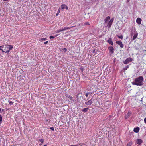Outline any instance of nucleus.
I'll list each match as a JSON object with an SVG mask.
<instances>
[{
  "label": "nucleus",
  "instance_id": "obj_15",
  "mask_svg": "<svg viewBox=\"0 0 146 146\" xmlns=\"http://www.w3.org/2000/svg\"><path fill=\"white\" fill-rule=\"evenodd\" d=\"M137 35H138L137 33H135V34H134V36H133V38L132 39L133 41L134 40L137 38Z\"/></svg>",
  "mask_w": 146,
  "mask_h": 146
},
{
  "label": "nucleus",
  "instance_id": "obj_13",
  "mask_svg": "<svg viewBox=\"0 0 146 146\" xmlns=\"http://www.w3.org/2000/svg\"><path fill=\"white\" fill-rule=\"evenodd\" d=\"M131 113L130 112H128L126 115L125 116L126 119H127L130 115Z\"/></svg>",
  "mask_w": 146,
  "mask_h": 146
},
{
  "label": "nucleus",
  "instance_id": "obj_35",
  "mask_svg": "<svg viewBox=\"0 0 146 146\" xmlns=\"http://www.w3.org/2000/svg\"><path fill=\"white\" fill-rule=\"evenodd\" d=\"M61 29H60V30H57L56 31V32L57 33H59L60 32H61Z\"/></svg>",
  "mask_w": 146,
  "mask_h": 146
},
{
  "label": "nucleus",
  "instance_id": "obj_36",
  "mask_svg": "<svg viewBox=\"0 0 146 146\" xmlns=\"http://www.w3.org/2000/svg\"><path fill=\"white\" fill-rule=\"evenodd\" d=\"M80 70L82 71V72H83L84 70V69L82 67H81L80 68Z\"/></svg>",
  "mask_w": 146,
  "mask_h": 146
},
{
  "label": "nucleus",
  "instance_id": "obj_12",
  "mask_svg": "<svg viewBox=\"0 0 146 146\" xmlns=\"http://www.w3.org/2000/svg\"><path fill=\"white\" fill-rule=\"evenodd\" d=\"M139 130V127H137L134 129L133 131L135 133H138Z\"/></svg>",
  "mask_w": 146,
  "mask_h": 146
},
{
  "label": "nucleus",
  "instance_id": "obj_28",
  "mask_svg": "<svg viewBox=\"0 0 146 146\" xmlns=\"http://www.w3.org/2000/svg\"><path fill=\"white\" fill-rule=\"evenodd\" d=\"M68 98L70 99V100H72V99H73V97L71 96H69L68 97Z\"/></svg>",
  "mask_w": 146,
  "mask_h": 146
},
{
  "label": "nucleus",
  "instance_id": "obj_16",
  "mask_svg": "<svg viewBox=\"0 0 146 146\" xmlns=\"http://www.w3.org/2000/svg\"><path fill=\"white\" fill-rule=\"evenodd\" d=\"M73 27V26H72V27H64V30H66L68 29H70L71 28H72Z\"/></svg>",
  "mask_w": 146,
  "mask_h": 146
},
{
  "label": "nucleus",
  "instance_id": "obj_29",
  "mask_svg": "<svg viewBox=\"0 0 146 146\" xmlns=\"http://www.w3.org/2000/svg\"><path fill=\"white\" fill-rule=\"evenodd\" d=\"M39 141L42 143H43L44 142V140L43 139H39Z\"/></svg>",
  "mask_w": 146,
  "mask_h": 146
},
{
  "label": "nucleus",
  "instance_id": "obj_41",
  "mask_svg": "<svg viewBox=\"0 0 146 146\" xmlns=\"http://www.w3.org/2000/svg\"><path fill=\"white\" fill-rule=\"evenodd\" d=\"M61 31H64V29H61Z\"/></svg>",
  "mask_w": 146,
  "mask_h": 146
},
{
  "label": "nucleus",
  "instance_id": "obj_3",
  "mask_svg": "<svg viewBox=\"0 0 146 146\" xmlns=\"http://www.w3.org/2000/svg\"><path fill=\"white\" fill-rule=\"evenodd\" d=\"M97 101V99H95L94 100L91 99L89 100L88 102H85V104L87 105H91L92 103H93V101Z\"/></svg>",
  "mask_w": 146,
  "mask_h": 146
},
{
  "label": "nucleus",
  "instance_id": "obj_1",
  "mask_svg": "<svg viewBox=\"0 0 146 146\" xmlns=\"http://www.w3.org/2000/svg\"><path fill=\"white\" fill-rule=\"evenodd\" d=\"M143 80V77L139 76L135 79V82L133 83V84L137 86H141L142 85Z\"/></svg>",
  "mask_w": 146,
  "mask_h": 146
},
{
  "label": "nucleus",
  "instance_id": "obj_5",
  "mask_svg": "<svg viewBox=\"0 0 146 146\" xmlns=\"http://www.w3.org/2000/svg\"><path fill=\"white\" fill-rule=\"evenodd\" d=\"M114 20V18H111L107 26L109 28H110L111 27L113 21Z\"/></svg>",
  "mask_w": 146,
  "mask_h": 146
},
{
  "label": "nucleus",
  "instance_id": "obj_17",
  "mask_svg": "<svg viewBox=\"0 0 146 146\" xmlns=\"http://www.w3.org/2000/svg\"><path fill=\"white\" fill-rule=\"evenodd\" d=\"M4 45H2L0 46V51L1 50L3 52V50L2 49L4 48Z\"/></svg>",
  "mask_w": 146,
  "mask_h": 146
},
{
  "label": "nucleus",
  "instance_id": "obj_2",
  "mask_svg": "<svg viewBox=\"0 0 146 146\" xmlns=\"http://www.w3.org/2000/svg\"><path fill=\"white\" fill-rule=\"evenodd\" d=\"M13 48V47L12 45H6L3 50V52L9 53L10 50L12 49Z\"/></svg>",
  "mask_w": 146,
  "mask_h": 146
},
{
  "label": "nucleus",
  "instance_id": "obj_14",
  "mask_svg": "<svg viewBox=\"0 0 146 146\" xmlns=\"http://www.w3.org/2000/svg\"><path fill=\"white\" fill-rule=\"evenodd\" d=\"M110 17L109 16L107 17L105 19V23H106V22L108 20H109L110 19Z\"/></svg>",
  "mask_w": 146,
  "mask_h": 146
},
{
  "label": "nucleus",
  "instance_id": "obj_48",
  "mask_svg": "<svg viewBox=\"0 0 146 146\" xmlns=\"http://www.w3.org/2000/svg\"><path fill=\"white\" fill-rule=\"evenodd\" d=\"M75 145H71V146H75Z\"/></svg>",
  "mask_w": 146,
  "mask_h": 146
},
{
  "label": "nucleus",
  "instance_id": "obj_43",
  "mask_svg": "<svg viewBox=\"0 0 146 146\" xmlns=\"http://www.w3.org/2000/svg\"><path fill=\"white\" fill-rule=\"evenodd\" d=\"M57 36H58V35H55V36H54V37H56Z\"/></svg>",
  "mask_w": 146,
  "mask_h": 146
},
{
  "label": "nucleus",
  "instance_id": "obj_21",
  "mask_svg": "<svg viewBox=\"0 0 146 146\" xmlns=\"http://www.w3.org/2000/svg\"><path fill=\"white\" fill-rule=\"evenodd\" d=\"M96 101L97 102V101H93V103H92V105H94V106H96L97 105V104L96 103Z\"/></svg>",
  "mask_w": 146,
  "mask_h": 146
},
{
  "label": "nucleus",
  "instance_id": "obj_6",
  "mask_svg": "<svg viewBox=\"0 0 146 146\" xmlns=\"http://www.w3.org/2000/svg\"><path fill=\"white\" fill-rule=\"evenodd\" d=\"M116 43L119 45L121 48H122L123 47V46L122 44V42L120 41H117L116 42Z\"/></svg>",
  "mask_w": 146,
  "mask_h": 146
},
{
  "label": "nucleus",
  "instance_id": "obj_20",
  "mask_svg": "<svg viewBox=\"0 0 146 146\" xmlns=\"http://www.w3.org/2000/svg\"><path fill=\"white\" fill-rule=\"evenodd\" d=\"M2 117L1 115L0 114V124H1L2 123Z\"/></svg>",
  "mask_w": 146,
  "mask_h": 146
},
{
  "label": "nucleus",
  "instance_id": "obj_8",
  "mask_svg": "<svg viewBox=\"0 0 146 146\" xmlns=\"http://www.w3.org/2000/svg\"><path fill=\"white\" fill-rule=\"evenodd\" d=\"M61 7L62 9H66V10H67L68 9V7L65 4L61 5Z\"/></svg>",
  "mask_w": 146,
  "mask_h": 146
},
{
  "label": "nucleus",
  "instance_id": "obj_11",
  "mask_svg": "<svg viewBox=\"0 0 146 146\" xmlns=\"http://www.w3.org/2000/svg\"><path fill=\"white\" fill-rule=\"evenodd\" d=\"M107 42L111 45H113V42L111 38L108 40Z\"/></svg>",
  "mask_w": 146,
  "mask_h": 146
},
{
  "label": "nucleus",
  "instance_id": "obj_27",
  "mask_svg": "<svg viewBox=\"0 0 146 146\" xmlns=\"http://www.w3.org/2000/svg\"><path fill=\"white\" fill-rule=\"evenodd\" d=\"M90 92L87 93L85 94V96H86V97H87L88 96V95L89 94H90Z\"/></svg>",
  "mask_w": 146,
  "mask_h": 146
},
{
  "label": "nucleus",
  "instance_id": "obj_44",
  "mask_svg": "<svg viewBox=\"0 0 146 146\" xmlns=\"http://www.w3.org/2000/svg\"><path fill=\"white\" fill-rule=\"evenodd\" d=\"M79 94H78L77 96H76V97L77 98L78 97V95Z\"/></svg>",
  "mask_w": 146,
  "mask_h": 146
},
{
  "label": "nucleus",
  "instance_id": "obj_31",
  "mask_svg": "<svg viewBox=\"0 0 146 146\" xmlns=\"http://www.w3.org/2000/svg\"><path fill=\"white\" fill-rule=\"evenodd\" d=\"M45 122L46 123H49V121L47 119L45 120Z\"/></svg>",
  "mask_w": 146,
  "mask_h": 146
},
{
  "label": "nucleus",
  "instance_id": "obj_24",
  "mask_svg": "<svg viewBox=\"0 0 146 146\" xmlns=\"http://www.w3.org/2000/svg\"><path fill=\"white\" fill-rule=\"evenodd\" d=\"M117 36L119 38L122 39L123 38V36L121 35L120 36L118 35H117Z\"/></svg>",
  "mask_w": 146,
  "mask_h": 146
},
{
  "label": "nucleus",
  "instance_id": "obj_10",
  "mask_svg": "<svg viewBox=\"0 0 146 146\" xmlns=\"http://www.w3.org/2000/svg\"><path fill=\"white\" fill-rule=\"evenodd\" d=\"M141 19L140 18H138L136 19V22L138 24H140L141 23Z\"/></svg>",
  "mask_w": 146,
  "mask_h": 146
},
{
  "label": "nucleus",
  "instance_id": "obj_30",
  "mask_svg": "<svg viewBox=\"0 0 146 146\" xmlns=\"http://www.w3.org/2000/svg\"><path fill=\"white\" fill-rule=\"evenodd\" d=\"M55 38L54 36H50L49 38L50 39L54 38Z\"/></svg>",
  "mask_w": 146,
  "mask_h": 146
},
{
  "label": "nucleus",
  "instance_id": "obj_32",
  "mask_svg": "<svg viewBox=\"0 0 146 146\" xmlns=\"http://www.w3.org/2000/svg\"><path fill=\"white\" fill-rule=\"evenodd\" d=\"M60 11L59 10V9H58V11H57V13L56 14V16H57L59 14V13L60 12Z\"/></svg>",
  "mask_w": 146,
  "mask_h": 146
},
{
  "label": "nucleus",
  "instance_id": "obj_33",
  "mask_svg": "<svg viewBox=\"0 0 146 146\" xmlns=\"http://www.w3.org/2000/svg\"><path fill=\"white\" fill-rule=\"evenodd\" d=\"M50 129L53 131L54 130V128L53 127H50Z\"/></svg>",
  "mask_w": 146,
  "mask_h": 146
},
{
  "label": "nucleus",
  "instance_id": "obj_7",
  "mask_svg": "<svg viewBox=\"0 0 146 146\" xmlns=\"http://www.w3.org/2000/svg\"><path fill=\"white\" fill-rule=\"evenodd\" d=\"M108 49L110 50V52L112 54L114 53V49L112 46H110L108 47Z\"/></svg>",
  "mask_w": 146,
  "mask_h": 146
},
{
  "label": "nucleus",
  "instance_id": "obj_47",
  "mask_svg": "<svg viewBox=\"0 0 146 146\" xmlns=\"http://www.w3.org/2000/svg\"><path fill=\"white\" fill-rule=\"evenodd\" d=\"M44 146H47V145H44Z\"/></svg>",
  "mask_w": 146,
  "mask_h": 146
},
{
  "label": "nucleus",
  "instance_id": "obj_42",
  "mask_svg": "<svg viewBox=\"0 0 146 146\" xmlns=\"http://www.w3.org/2000/svg\"><path fill=\"white\" fill-rule=\"evenodd\" d=\"M130 0H127V2H129V1H130Z\"/></svg>",
  "mask_w": 146,
  "mask_h": 146
},
{
  "label": "nucleus",
  "instance_id": "obj_19",
  "mask_svg": "<svg viewBox=\"0 0 146 146\" xmlns=\"http://www.w3.org/2000/svg\"><path fill=\"white\" fill-rule=\"evenodd\" d=\"M133 144V143L132 141H130L128 143H127V146H131Z\"/></svg>",
  "mask_w": 146,
  "mask_h": 146
},
{
  "label": "nucleus",
  "instance_id": "obj_4",
  "mask_svg": "<svg viewBox=\"0 0 146 146\" xmlns=\"http://www.w3.org/2000/svg\"><path fill=\"white\" fill-rule=\"evenodd\" d=\"M133 60V59L132 58L130 57H129L127 58L125 61H123V63L124 64H127L129 62L132 61Z\"/></svg>",
  "mask_w": 146,
  "mask_h": 146
},
{
  "label": "nucleus",
  "instance_id": "obj_39",
  "mask_svg": "<svg viewBox=\"0 0 146 146\" xmlns=\"http://www.w3.org/2000/svg\"><path fill=\"white\" fill-rule=\"evenodd\" d=\"M144 121L145 123H146V118H145L144 119Z\"/></svg>",
  "mask_w": 146,
  "mask_h": 146
},
{
  "label": "nucleus",
  "instance_id": "obj_23",
  "mask_svg": "<svg viewBox=\"0 0 146 146\" xmlns=\"http://www.w3.org/2000/svg\"><path fill=\"white\" fill-rule=\"evenodd\" d=\"M8 102H9V105H11L13 104V102L9 100Z\"/></svg>",
  "mask_w": 146,
  "mask_h": 146
},
{
  "label": "nucleus",
  "instance_id": "obj_37",
  "mask_svg": "<svg viewBox=\"0 0 146 146\" xmlns=\"http://www.w3.org/2000/svg\"><path fill=\"white\" fill-rule=\"evenodd\" d=\"M48 42V41H46L44 43V44H47Z\"/></svg>",
  "mask_w": 146,
  "mask_h": 146
},
{
  "label": "nucleus",
  "instance_id": "obj_40",
  "mask_svg": "<svg viewBox=\"0 0 146 146\" xmlns=\"http://www.w3.org/2000/svg\"><path fill=\"white\" fill-rule=\"evenodd\" d=\"M3 14L0 15V17H3Z\"/></svg>",
  "mask_w": 146,
  "mask_h": 146
},
{
  "label": "nucleus",
  "instance_id": "obj_9",
  "mask_svg": "<svg viewBox=\"0 0 146 146\" xmlns=\"http://www.w3.org/2000/svg\"><path fill=\"white\" fill-rule=\"evenodd\" d=\"M143 142V141L140 139H137L136 140V143L137 144L139 145H141Z\"/></svg>",
  "mask_w": 146,
  "mask_h": 146
},
{
  "label": "nucleus",
  "instance_id": "obj_34",
  "mask_svg": "<svg viewBox=\"0 0 146 146\" xmlns=\"http://www.w3.org/2000/svg\"><path fill=\"white\" fill-rule=\"evenodd\" d=\"M46 40V38H43L41 39V40L42 41H44Z\"/></svg>",
  "mask_w": 146,
  "mask_h": 146
},
{
  "label": "nucleus",
  "instance_id": "obj_45",
  "mask_svg": "<svg viewBox=\"0 0 146 146\" xmlns=\"http://www.w3.org/2000/svg\"><path fill=\"white\" fill-rule=\"evenodd\" d=\"M0 112L1 113V108H0Z\"/></svg>",
  "mask_w": 146,
  "mask_h": 146
},
{
  "label": "nucleus",
  "instance_id": "obj_26",
  "mask_svg": "<svg viewBox=\"0 0 146 146\" xmlns=\"http://www.w3.org/2000/svg\"><path fill=\"white\" fill-rule=\"evenodd\" d=\"M62 50L64 52H66L67 51V49L66 48H64L62 49Z\"/></svg>",
  "mask_w": 146,
  "mask_h": 146
},
{
  "label": "nucleus",
  "instance_id": "obj_46",
  "mask_svg": "<svg viewBox=\"0 0 146 146\" xmlns=\"http://www.w3.org/2000/svg\"><path fill=\"white\" fill-rule=\"evenodd\" d=\"M95 52V50H93V52L94 53V52Z\"/></svg>",
  "mask_w": 146,
  "mask_h": 146
},
{
  "label": "nucleus",
  "instance_id": "obj_25",
  "mask_svg": "<svg viewBox=\"0 0 146 146\" xmlns=\"http://www.w3.org/2000/svg\"><path fill=\"white\" fill-rule=\"evenodd\" d=\"M84 25H90L89 23L88 22H86L84 23Z\"/></svg>",
  "mask_w": 146,
  "mask_h": 146
},
{
  "label": "nucleus",
  "instance_id": "obj_18",
  "mask_svg": "<svg viewBox=\"0 0 146 146\" xmlns=\"http://www.w3.org/2000/svg\"><path fill=\"white\" fill-rule=\"evenodd\" d=\"M88 108H84V109L82 110V111L83 112H87L88 110Z\"/></svg>",
  "mask_w": 146,
  "mask_h": 146
},
{
  "label": "nucleus",
  "instance_id": "obj_49",
  "mask_svg": "<svg viewBox=\"0 0 146 146\" xmlns=\"http://www.w3.org/2000/svg\"><path fill=\"white\" fill-rule=\"evenodd\" d=\"M137 146H139V145H137Z\"/></svg>",
  "mask_w": 146,
  "mask_h": 146
},
{
  "label": "nucleus",
  "instance_id": "obj_38",
  "mask_svg": "<svg viewBox=\"0 0 146 146\" xmlns=\"http://www.w3.org/2000/svg\"><path fill=\"white\" fill-rule=\"evenodd\" d=\"M4 110L3 109L1 108V113L4 111Z\"/></svg>",
  "mask_w": 146,
  "mask_h": 146
},
{
  "label": "nucleus",
  "instance_id": "obj_22",
  "mask_svg": "<svg viewBox=\"0 0 146 146\" xmlns=\"http://www.w3.org/2000/svg\"><path fill=\"white\" fill-rule=\"evenodd\" d=\"M129 65H127V66H125L123 69V70L125 71L128 68H129Z\"/></svg>",
  "mask_w": 146,
  "mask_h": 146
}]
</instances>
